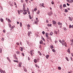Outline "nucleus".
<instances>
[{
  "mask_svg": "<svg viewBox=\"0 0 73 73\" xmlns=\"http://www.w3.org/2000/svg\"><path fill=\"white\" fill-rule=\"evenodd\" d=\"M23 8L25 7V5L23 4Z\"/></svg>",
  "mask_w": 73,
  "mask_h": 73,
  "instance_id": "nucleus-59",
  "label": "nucleus"
},
{
  "mask_svg": "<svg viewBox=\"0 0 73 73\" xmlns=\"http://www.w3.org/2000/svg\"><path fill=\"white\" fill-rule=\"evenodd\" d=\"M22 65V63H21V62H20L19 63V67H20V68H21V65Z\"/></svg>",
  "mask_w": 73,
  "mask_h": 73,
  "instance_id": "nucleus-5",
  "label": "nucleus"
},
{
  "mask_svg": "<svg viewBox=\"0 0 73 73\" xmlns=\"http://www.w3.org/2000/svg\"><path fill=\"white\" fill-rule=\"evenodd\" d=\"M67 52H68L69 53H70V50H69V49H68V50Z\"/></svg>",
  "mask_w": 73,
  "mask_h": 73,
  "instance_id": "nucleus-31",
  "label": "nucleus"
},
{
  "mask_svg": "<svg viewBox=\"0 0 73 73\" xmlns=\"http://www.w3.org/2000/svg\"><path fill=\"white\" fill-rule=\"evenodd\" d=\"M45 35H46V37H47V38H48V35H49V33H45Z\"/></svg>",
  "mask_w": 73,
  "mask_h": 73,
  "instance_id": "nucleus-2",
  "label": "nucleus"
},
{
  "mask_svg": "<svg viewBox=\"0 0 73 73\" xmlns=\"http://www.w3.org/2000/svg\"><path fill=\"white\" fill-rule=\"evenodd\" d=\"M27 27H28V28H29V27H30V25H29H29H27Z\"/></svg>",
  "mask_w": 73,
  "mask_h": 73,
  "instance_id": "nucleus-46",
  "label": "nucleus"
},
{
  "mask_svg": "<svg viewBox=\"0 0 73 73\" xmlns=\"http://www.w3.org/2000/svg\"><path fill=\"white\" fill-rule=\"evenodd\" d=\"M71 45H73V40H71Z\"/></svg>",
  "mask_w": 73,
  "mask_h": 73,
  "instance_id": "nucleus-16",
  "label": "nucleus"
},
{
  "mask_svg": "<svg viewBox=\"0 0 73 73\" xmlns=\"http://www.w3.org/2000/svg\"><path fill=\"white\" fill-rule=\"evenodd\" d=\"M62 44L63 46H64V42H62Z\"/></svg>",
  "mask_w": 73,
  "mask_h": 73,
  "instance_id": "nucleus-53",
  "label": "nucleus"
},
{
  "mask_svg": "<svg viewBox=\"0 0 73 73\" xmlns=\"http://www.w3.org/2000/svg\"><path fill=\"white\" fill-rule=\"evenodd\" d=\"M16 53L17 54H20V52L19 51H17Z\"/></svg>",
  "mask_w": 73,
  "mask_h": 73,
  "instance_id": "nucleus-27",
  "label": "nucleus"
},
{
  "mask_svg": "<svg viewBox=\"0 0 73 73\" xmlns=\"http://www.w3.org/2000/svg\"><path fill=\"white\" fill-rule=\"evenodd\" d=\"M71 54L72 56V57H73V53H71Z\"/></svg>",
  "mask_w": 73,
  "mask_h": 73,
  "instance_id": "nucleus-64",
  "label": "nucleus"
},
{
  "mask_svg": "<svg viewBox=\"0 0 73 73\" xmlns=\"http://www.w3.org/2000/svg\"><path fill=\"white\" fill-rule=\"evenodd\" d=\"M34 61L35 63H37L38 62V60H37L36 59H35L34 60Z\"/></svg>",
  "mask_w": 73,
  "mask_h": 73,
  "instance_id": "nucleus-6",
  "label": "nucleus"
},
{
  "mask_svg": "<svg viewBox=\"0 0 73 73\" xmlns=\"http://www.w3.org/2000/svg\"><path fill=\"white\" fill-rule=\"evenodd\" d=\"M23 10L24 12H26L27 11V10H25V7H23Z\"/></svg>",
  "mask_w": 73,
  "mask_h": 73,
  "instance_id": "nucleus-9",
  "label": "nucleus"
},
{
  "mask_svg": "<svg viewBox=\"0 0 73 73\" xmlns=\"http://www.w3.org/2000/svg\"><path fill=\"white\" fill-rule=\"evenodd\" d=\"M40 11L38 10V12L36 13H37V15H38L39 13H40Z\"/></svg>",
  "mask_w": 73,
  "mask_h": 73,
  "instance_id": "nucleus-18",
  "label": "nucleus"
},
{
  "mask_svg": "<svg viewBox=\"0 0 73 73\" xmlns=\"http://www.w3.org/2000/svg\"><path fill=\"white\" fill-rule=\"evenodd\" d=\"M70 58L71 60L72 61H73V59H72L73 58H72V57H71Z\"/></svg>",
  "mask_w": 73,
  "mask_h": 73,
  "instance_id": "nucleus-57",
  "label": "nucleus"
},
{
  "mask_svg": "<svg viewBox=\"0 0 73 73\" xmlns=\"http://www.w3.org/2000/svg\"><path fill=\"white\" fill-rule=\"evenodd\" d=\"M49 35L50 36H53V35H52V33H50Z\"/></svg>",
  "mask_w": 73,
  "mask_h": 73,
  "instance_id": "nucleus-54",
  "label": "nucleus"
},
{
  "mask_svg": "<svg viewBox=\"0 0 73 73\" xmlns=\"http://www.w3.org/2000/svg\"><path fill=\"white\" fill-rule=\"evenodd\" d=\"M44 3H42L41 4V6H42V7H45V6H44Z\"/></svg>",
  "mask_w": 73,
  "mask_h": 73,
  "instance_id": "nucleus-22",
  "label": "nucleus"
},
{
  "mask_svg": "<svg viewBox=\"0 0 73 73\" xmlns=\"http://www.w3.org/2000/svg\"><path fill=\"white\" fill-rule=\"evenodd\" d=\"M9 27H10V28H11V24H9Z\"/></svg>",
  "mask_w": 73,
  "mask_h": 73,
  "instance_id": "nucleus-56",
  "label": "nucleus"
},
{
  "mask_svg": "<svg viewBox=\"0 0 73 73\" xmlns=\"http://www.w3.org/2000/svg\"><path fill=\"white\" fill-rule=\"evenodd\" d=\"M59 42H60V43H62V41H61V40L60 39L59 40Z\"/></svg>",
  "mask_w": 73,
  "mask_h": 73,
  "instance_id": "nucleus-44",
  "label": "nucleus"
},
{
  "mask_svg": "<svg viewBox=\"0 0 73 73\" xmlns=\"http://www.w3.org/2000/svg\"><path fill=\"white\" fill-rule=\"evenodd\" d=\"M72 28V26L71 25H69V28Z\"/></svg>",
  "mask_w": 73,
  "mask_h": 73,
  "instance_id": "nucleus-39",
  "label": "nucleus"
},
{
  "mask_svg": "<svg viewBox=\"0 0 73 73\" xmlns=\"http://www.w3.org/2000/svg\"><path fill=\"white\" fill-rule=\"evenodd\" d=\"M64 46H65L66 47L67 46V44H66V42H64Z\"/></svg>",
  "mask_w": 73,
  "mask_h": 73,
  "instance_id": "nucleus-24",
  "label": "nucleus"
},
{
  "mask_svg": "<svg viewBox=\"0 0 73 73\" xmlns=\"http://www.w3.org/2000/svg\"><path fill=\"white\" fill-rule=\"evenodd\" d=\"M31 34H32V33H31V32L30 31L28 33V36L29 37L31 35Z\"/></svg>",
  "mask_w": 73,
  "mask_h": 73,
  "instance_id": "nucleus-3",
  "label": "nucleus"
},
{
  "mask_svg": "<svg viewBox=\"0 0 73 73\" xmlns=\"http://www.w3.org/2000/svg\"><path fill=\"white\" fill-rule=\"evenodd\" d=\"M17 12H18V13H19V15H20V10H18Z\"/></svg>",
  "mask_w": 73,
  "mask_h": 73,
  "instance_id": "nucleus-14",
  "label": "nucleus"
},
{
  "mask_svg": "<svg viewBox=\"0 0 73 73\" xmlns=\"http://www.w3.org/2000/svg\"><path fill=\"white\" fill-rule=\"evenodd\" d=\"M57 24L58 25H60V28H61V27H62V23H61L60 22H58Z\"/></svg>",
  "mask_w": 73,
  "mask_h": 73,
  "instance_id": "nucleus-1",
  "label": "nucleus"
},
{
  "mask_svg": "<svg viewBox=\"0 0 73 73\" xmlns=\"http://www.w3.org/2000/svg\"><path fill=\"white\" fill-rule=\"evenodd\" d=\"M24 70L25 71V72H27V69L25 68L24 69Z\"/></svg>",
  "mask_w": 73,
  "mask_h": 73,
  "instance_id": "nucleus-50",
  "label": "nucleus"
},
{
  "mask_svg": "<svg viewBox=\"0 0 73 73\" xmlns=\"http://www.w3.org/2000/svg\"><path fill=\"white\" fill-rule=\"evenodd\" d=\"M51 49H52V48H54V47H53V46L52 45L50 47Z\"/></svg>",
  "mask_w": 73,
  "mask_h": 73,
  "instance_id": "nucleus-29",
  "label": "nucleus"
},
{
  "mask_svg": "<svg viewBox=\"0 0 73 73\" xmlns=\"http://www.w3.org/2000/svg\"><path fill=\"white\" fill-rule=\"evenodd\" d=\"M37 8H35V9H34V11H37Z\"/></svg>",
  "mask_w": 73,
  "mask_h": 73,
  "instance_id": "nucleus-30",
  "label": "nucleus"
},
{
  "mask_svg": "<svg viewBox=\"0 0 73 73\" xmlns=\"http://www.w3.org/2000/svg\"><path fill=\"white\" fill-rule=\"evenodd\" d=\"M51 3L52 4H54V3H53V1Z\"/></svg>",
  "mask_w": 73,
  "mask_h": 73,
  "instance_id": "nucleus-63",
  "label": "nucleus"
},
{
  "mask_svg": "<svg viewBox=\"0 0 73 73\" xmlns=\"http://www.w3.org/2000/svg\"><path fill=\"white\" fill-rule=\"evenodd\" d=\"M21 3H23L24 2V1L23 0H21Z\"/></svg>",
  "mask_w": 73,
  "mask_h": 73,
  "instance_id": "nucleus-58",
  "label": "nucleus"
},
{
  "mask_svg": "<svg viewBox=\"0 0 73 73\" xmlns=\"http://www.w3.org/2000/svg\"><path fill=\"white\" fill-rule=\"evenodd\" d=\"M35 24H37V23H38V21H35Z\"/></svg>",
  "mask_w": 73,
  "mask_h": 73,
  "instance_id": "nucleus-38",
  "label": "nucleus"
},
{
  "mask_svg": "<svg viewBox=\"0 0 73 73\" xmlns=\"http://www.w3.org/2000/svg\"><path fill=\"white\" fill-rule=\"evenodd\" d=\"M20 49L21 50V51H23V48H22V47H21L20 48Z\"/></svg>",
  "mask_w": 73,
  "mask_h": 73,
  "instance_id": "nucleus-17",
  "label": "nucleus"
},
{
  "mask_svg": "<svg viewBox=\"0 0 73 73\" xmlns=\"http://www.w3.org/2000/svg\"><path fill=\"white\" fill-rule=\"evenodd\" d=\"M72 18H70V19H69V20H70V21H72Z\"/></svg>",
  "mask_w": 73,
  "mask_h": 73,
  "instance_id": "nucleus-48",
  "label": "nucleus"
},
{
  "mask_svg": "<svg viewBox=\"0 0 73 73\" xmlns=\"http://www.w3.org/2000/svg\"><path fill=\"white\" fill-rule=\"evenodd\" d=\"M63 29H64V31H66L67 30V29H66V28L65 27H64L63 28Z\"/></svg>",
  "mask_w": 73,
  "mask_h": 73,
  "instance_id": "nucleus-33",
  "label": "nucleus"
},
{
  "mask_svg": "<svg viewBox=\"0 0 73 73\" xmlns=\"http://www.w3.org/2000/svg\"><path fill=\"white\" fill-rule=\"evenodd\" d=\"M48 39H49L50 41H52V40L51 39V38L48 37V38H47V41H49V40H48Z\"/></svg>",
  "mask_w": 73,
  "mask_h": 73,
  "instance_id": "nucleus-4",
  "label": "nucleus"
},
{
  "mask_svg": "<svg viewBox=\"0 0 73 73\" xmlns=\"http://www.w3.org/2000/svg\"><path fill=\"white\" fill-rule=\"evenodd\" d=\"M1 73H5V71H2L1 72Z\"/></svg>",
  "mask_w": 73,
  "mask_h": 73,
  "instance_id": "nucleus-42",
  "label": "nucleus"
},
{
  "mask_svg": "<svg viewBox=\"0 0 73 73\" xmlns=\"http://www.w3.org/2000/svg\"><path fill=\"white\" fill-rule=\"evenodd\" d=\"M52 23L53 24H54L55 25L56 24V22L54 21H52Z\"/></svg>",
  "mask_w": 73,
  "mask_h": 73,
  "instance_id": "nucleus-10",
  "label": "nucleus"
},
{
  "mask_svg": "<svg viewBox=\"0 0 73 73\" xmlns=\"http://www.w3.org/2000/svg\"><path fill=\"white\" fill-rule=\"evenodd\" d=\"M30 53L31 56H33V52H32V50L30 51Z\"/></svg>",
  "mask_w": 73,
  "mask_h": 73,
  "instance_id": "nucleus-7",
  "label": "nucleus"
},
{
  "mask_svg": "<svg viewBox=\"0 0 73 73\" xmlns=\"http://www.w3.org/2000/svg\"><path fill=\"white\" fill-rule=\"evenodd\" d=\"M54 33H55V34H56V35L57 34V32L56 31H54Z\"/></svg>",
  "mask_w": 73,
  "mask_h": 73,
  "instance_id": "nucleus-43",
  "label": "nucleus"
},
{
  "mask_svg": "<svg viewBox=\"0 0 73 73\" xmlns=\"http://www.w3.org/2000/svg\"><path fill=\"white\" fill-rule=\"evenodd\" d=\"M0 20L1 22H3V21H4V20H3V19L2 18H1L0 19Z\"/></svg>",
  "mask_w": 73,
  "mask_h": 73,
  "instance_id": "nucleus-21",
  "label": "nucleus"
},
{
  "mask_svg": "<svg viewBox=\"0 0 73 73\" xmlns=\"http://www.w3.org/2000/svg\"><path fill=\"white\" fill-rule=\"evenodd\" d=\"M73 2V0H71L70 1L69 3H72Z\"/></svg>",
  "mask_w": 73,
  "mask_h": 73,
  "instance_id": "nucleus-23",
  "label": "nucleus"
},
{
  "mask_svg": "<svg viewBox=\"0 0 73 73\" xmlns=\"http://www.w3.org/2000/svg\"><path fill=\"white\" fill-rule=\"evenodd\" d=\"M40 44H43V41H42V40H41L39 41Z\"/></svg>",
  "mask_w": 73,
  "mask_h": 73,
  "instance_id": "nucleus-8",
  "label": "nucleus"
},
{
  "mask_svg": "<svg viewBox=\"0 0 73 73\" xmlns=\"http://www.w3.org/2000/svg\"><path fill=\"white\" fill-rule=\"evenodd\" d=\"M20 26L21 27H22V23H20Z\"/></svg>",
  "mask_w": 73,
  "mask_h": 73,
  "instance_id": "nucleus-37",
  "label": "nucleus"
},
{
  "mask_svg": "<svg viewBox=\"0 0 73 73\" xmlns=\"http://www.w3.org/2000/svg\"><path fill=\"white\" fill-rule=\"evenodd\" d=\"M20 12L21 13L23 12V10H20Z\"/></svg>",
  "mask_w": 73,
  "mask_h": 73,
  "instance_id": "nucleus-55",
  "label": "nucleus"
},
{
  "mask_svg": "<svg viewBox=\"0 0 73 73\" xmlns=\"http://www.w3.org/2000/svg\"><path fill=\"white\" fill-rule=\"evenodd\" d=\"M8 23H11V20L9 19V20L8 21Z\"/></svg>",
  "mask_w": 73,
  "mask_h": 73,
  "instance_id": "nucleus-25",
  "label": "nucleus"
},
{
  "mask_svg": "<svg viewBox=\"0 0 73 73\" xmlns=\"http://www.w3.org/2000/svg\"><path fill=\"white\" fill-rule=\"evenodd\" d=\"M9 19L8 18H6V20L7 21H8Z\"/></svg>",
  "mask_w": 73,
  "mask_h": 73,
  "instance_id": "nucleus-62",
  "label": "nucleus"
},
{
  "mask_svg": "<svg viewBox=\"0 0 73 73\" xmlns=\"http://www.w3.org/2000/svg\"><path fill=\"white\" fill-rule=\"evenodd\" d=\"M66 60L68 61H69V59H68V58L67 57H66Z\"/></svg>",
  "mask_w": 73,
  "mask_h": 73,
  "instance_id": "nucleus-32",
  "label": "nucleus"
},
{
  "mask_svg": "<svg viewBox=\"0 0 73 73\" xmlns=\"http://www.w3.org/2000/svg\"><path fill=\"white\" fill-rule=\"evenodd\" d=\"M41 39H42V40H43L44 41H45V39H44V38H43L42 36L41 37Z\"/></svg>",
  "mask_w": 73,
  "mask_h": 73,
  "instance_id": "nucleus-15",
  "label": "nucleus"
},
{
  "mask_svg": "<svg viewBox=\"0 0 73 73\" xmlns=\"http://www.w3.org/2000/svg\"><path fill=\"white\" fill-rule=\"evenodd\" d=\"M22 55L23 56H24V53H22Z\"/></svg>",
  "mask_w": 73,
  "mask_h": 73,
  "instance_id": "nucleus-61",
  "label": "nucleus"
},
{
  "mask_svg": "<svg viewBox=\"0 0 73 73\" xmlns=\"http://www.w3.org/2000/svg\"><path fill=\"white\" fill-rule=\"evenodd\" d=\"M66 7V5L65 4H64L63 5V7L64 8H65V7Z\"/></svg>",
  "mask_w": 73,
  "mask_h": 73,
  "instance_id": "nucleus-35",
  "label": "nucleus"
},
{
  "mask_svg": "<svg viewBox=\"0 0 73 73\" xmlns=\"http://www.w3.org/2000/svg\"><path fill=\"white\" fill-rule=\"evenodd\" d=\"M2 41H4V38H2V39H1Z\"/></svg>",
  "mask_w": 73,
  "mask_h": 73,
  "instance_id": "nucleus-51",
  "label": "nucleus"
},
{
  "mask_svg": "<svg viewBox=\"0 0 73 73\" xmlns=\"http://www.w3.org/2000/svg\"><path fill=\"white\" fill-rule=\"evenodd\" d=\"M52 51L53 52H56V50H54V49H52Z\"/></svg>",
  "mask_w": 73,
  "mask_h": 73,
  "instance_id": "nucleus-28",
  "label": "nucleus"
},
{
  "mask_svg": "<svg viewBox=\"0 0 73 73\" xmlns=\"http://www.w3.org/2000/svg\"><path fill=\"white\" fill-rule=\"evenodd\" d=\"M23 15H26V14H27V12H23Z\"/></svg>",
  "mask_w": 73,
  "mask_h": 73,
  "instance_id": "nucleus-19",
  "label": "nucleus"
},
{
  "mask_svg": "<svg viewBox=\"0 0 73 73\" xmlns=\"http://www.w3.org/2000/svg\"><path fill=\"white\" fill-rule=\"evenodd\" d=\"M62 42H65V40L64 39H63L62 41Z\"/></svg>",
  "mask_w": 73,
  "mask_h": 73,
  "instance_id": "nucleus-49",
  "label": "nucleus"
},
{
  "mask_svg": "<svg viewBox=\"0 0 73 73\" xmlns=\"http://www.w3.org/2000/svg\"><path fill=\"white\" fill-rule=\"evenodd\" d=\"M27 12L29 14V15H30V12L29 11H27Z\"/></svg>",
  "mask_w": 73,
  "mask_h": 73,
  "instance_id": "nucleus-52",
  "label": "nucleus"
},
{
  "mask_svg": "<svg viewBox=\"0 0 73 73\" xmlns=\"http://www.w3.org/2000/svg\"><path fill=\"white\" fill-rule=\"evenodd\" d=\"M55 26L56 27H58V25L57 24H56Z\"/></svg>",
  "mask_w": 73,
  "mask_h": 73,
  "instance_id": "nucleus-60",
  "label": "nucleus"
},
{
  "mask_svg": "<svg viewBox=\"0 0 73 73\" xmlns=\"http://www.w3.org/2000/svg\"><path fill=\"white\" fill-rule=\"evenodd\" d=\"M16 44L17 45H19V42H17Z\"/></svg>",
  "mask_w": 73,
  "mask_h": 73,
  "instance_id": "nucleus-47",
  "label": "nucleus"
},
{
  "mask_svg": "<svg viewBox=\"0 0 73 73\" xmlns=\"http://www.w3.org/2000/svg\"><path fill=\"white\" fill-rule=\"evenodd\" d=\"M0 53H2V48H0Z\"/></svg>",
  "mask_w": 73,
  "mask_h": 73,
  "instance_id": "nucleus-26",
  "label": "nucleus"
},
{
  "mask_svg": "<svg viewBox=\"0 0 73 73\" xmlns=\"http://www.w3.org/2000/svg\"><path fill=\"white\" fill-rule=\"evenodd\" d=\"M38 53L40 55V56H41L42 54H41V53L40 52V51L38 52Z\"/></svg>",
  "mask_w": 73,
  "mask_h": 73,
  "instance_id": "nucleus-13",
  "label": "nucleus"
},
{
  "mask_svg": "<svg viewBox=\"0 0 73 73\" xmlns=\"http://www.w3.org/2000/svg\"><path fill=\"white\" fill-rule=\"evenodd\" d=\"M49 57V55H47L46 56V58H47V59H48Z\"/></svg>",
  "mask_w": 73,
  "mask_h": 73,
  "instance_id": "nucleus-12",
  "label": "nucleus"
},
{
  "mask_svg": "<svg viewBox=\"0 0 73 73\" xmlns=\"http://www.w3.org/2000/svg\"><path fill=\"white\" fill-rule=\"evenodd\" d=\"M7 60H8L9 61V62H11V60H10V59L9 58V57H7Z\"/></svg>",
  "mask_w": 73,
  "mask_h": 73,
  "instance_id": "nucleus-11",
  "label": "nucleus"
},
{
  "mask_svg": "<svg viewBox=\"0 0 73 73\" xmlns=\"http://www.w3.org/2000/svg\"><path fill=\"white\" fill-rule=\"evenodd\" d=\"M16 55L14 57L15 58V60H17V58H16Z\"/></svg>",
  "mask_w": 73,
  "mask_h": 73,
  "instance_id": "nucleus-36",
  "label": "nucleus"
},
{
  "mask_svg": "<svg viewBox=\"0 0 73 73\" xmlns=\"http://www.w3.org/2000/svg\"><path fill=\"white\" fill-rule=\"evenodd\" d=\"M58 68L59 70H61V68L60 67H58Z\"/></svg>",
  "mask_w": 73,
  "mask_h": 73,
  "instance_id": "nucleus-34",
  "label": "nucleus"
},
{
  "mask_svg": "<svg viewBox=\"0 0 73 73\" xmlns=\"http://www.w3.org/2000/svg\"><path fill=\"white\" fill-rule=\"evenodd\" d=\"M42 34H43V35H45V32H44V31H43L42 32Z\"/></svg>",
  "mask_w": 73,
  "mask_h": 73,
  "instance_id": "nucleus-45",
  "label": "nucleus"
},
{
  "mask_svg": "<svg viewBox=\"0 0 73 73\" xmlns=\"http://www.w3.org/2000/svg\"><path fill=\"white\" fill-rule=\"evenodd\" d=\"M13 61L15 62H17V63H18V62H18V60H13Z\"/></svg>",
  "mask_w": 73,
  "mask_h": 73,
  "instance_id": "nucleus-20",
  "label": "nucleus"
},
{
  "mask_svg": "<svg viewBox=\"0 0 73 73\" xmlns=\"http://www.w3.org/2000/svg\"><path fill=\"white\" fill-rule=\"evenodd\" d=\"M48 14L50 16H51V13H50V12L48 13Z\"/></svg>",
  "mask_w": 73,
  "mask_h": 73,
  "instance_id": "nucleus-41",
  "label": "nucleus"
},
{
  "mask_svg": "<svg viewBox=\"0 0 73 73\" xmlns=\"http://www.w3.org/2000/svg\"><path fill=\"white\" fill-rule=\"evenodd\" d=\"M65 12H68V10L66 9H65Z\"/></svg>",
  "mask_w": 73,
  "mask_h": 73,
  "instance_id": "nucleus-40",
  "label": "nucleus"
}]
</instances>
